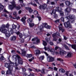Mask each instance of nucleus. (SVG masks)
<instances>
[{
	"label": "nucleus",
	"instance_id": "1",
	"mask_svg": "<svg viewBox=\"0 0 76 76\" xmlns=\"http://www.w3.org/2000/svg\"><path fill=\"white\" fill-rule=\"evenodd\" d=\"M6 26L5 25H3L0 28V31L2 33H4L5 34L6 38H9L10 35V34H13V31L12 29L9 28L8 31L5 29Z\"/></svg>",
	"mask_w": 76,
	"mask_h": 76
},
{
	"label": "nucleus",
	"instance_id": "2",
	"mask_svg": "<svg viewBox=\"0 0 76 76\" xmlns=\"http://www.w3.org/2000/svg\"><path fill=\"white\" fill-rule=\"evenodd\" d=\"M66 18L67 19H69L68 21L66 23H64V25L66 28H71L72 26L70 24L69 22L71 21V23H73L75 20V16L74 15H69Z\"/></svg>",
	"mask_w": 76,
	"mask_h": 76
},
{
	"label": "nucleus",
	"instance_id": "3",
	"mask_svg": "<svg viewBox=\"0 0 76 76\" xmlns=\"http://www.w3.org/2000/svg\"><path fill=\"white\" fill-rule=\"evenodd\" d=\"M12 59L14 60H15L16 61L17 60H18V63L19 64H22L23 63V61H22V59L20 58V57L19 56L17 55L16 56L14 55L12 57Z\"/></svg>",
	"mask_w": 76,
	"mask_h": 76
},
{
	"label": "nucleus",
	"instance_id": "4",
	"mask_svg": "<svg viewBox=\"0 0 76 76\" xmlns=\"http://www.w3.org/2000/svg\"><path fill=\"white\" fill-rule=\"evenodd\" d=\"M39 28L41 31H43V28H45L46 29H50L51 26L48 25L47 23H44L43 24V26L41 25L40 26H39Z\"/></svg>",
	"mask_w": 76,
	"mask_h": 76
},
{
	"label": "nucleus",
	"instance_id": "5",
	"mask_svg": "<svg viewBox=\"0 0 76 76\" xmlns=\"http://www.w3.org/2000/svg\"><path fill=\"white\" fill-rule=\"evenodd\" d=\"M45 51H50L51 53L52 54H54L55 53V51L54 50L51 48V47H48L47 48L46 47H45L44 48Z\"/></svg>",
	"mask_w": 76,
	"mask_h": 76
},
{
	"label": "nucleus",
	"instance_id": "6",
	"mask_svg": "<svg viewBox=\"0 0 76 76\" xmlns=\"http://www.w3.org/2000/svg\"><path fill=\"white\" fill-rule=\"evenodd\" d=\"M57 35H58V37H60V34L58 32H57L56 33H55L53 34V37L54 38L53 39V41H56L57 40L58 37Z\"/></svg>",
	"mask_w": 76,
	"mask_h": 76
},
{
	"label": "nucleus",
	"instance_id": "7",
	"mask_svg": "<svg viewBox=\"0 0 76 76\" xmlns=\"http://www.w3.org/2000/svg\"><path fill=\"white\" fill-rule=\"evenodd\" d=\"M12 5H10L9 7V9L10 10H12L13 8L16 7V4L15 1L11 2Z\"/></svg>",
	"mask_w": 76,
	"mask_h": 76
},
{
	"label": "nucleus",
	"instance_id": "8",
	"mask_svg": "<svg viewBox=\"0 0 76 76\" xmlns=\"http://www.w3.org/2000/svg\"><path fill=\"white\" fill-rule=\"evenodd\" d=\"M54 60V58L51 57L49 56L48 57V62H53Z\"/></svg>",
	"mask_w": 76,
	"mask_h": 76
},
{
	"label": "nucleus",
	"instance_id": "9",
	"mask_svg": "<svg viewBox=\"0 0 76 76\" xmlns=\"http://www.w3.org/2000/svg\"><path fill=\"white\" fill-rule=\"evenodd\" d=\"M40 9H45L47 8V5L46 4H43L42 5H40L39 7Z\"/></svg>",
	"mask_w": 76,
	"mask_h": 76
},
{
	"label": "nucleus",
	"instance_id": "10",
	"mask_svg": "<svg viewBox=\"0 0 76 76\" xmlns=\"http://www.w3.org/2000/svg\"><path fill=\"white\" fill-rule=\"evenodd\" d=\"M65 14L66 15H68L69 13V12L71 11V10L70 9V8H68L65 10Z\"/></svg>",
	"mask_w": 76,
	"mask_h": 76
},
{
	"label": "nucleus",
	"instance_id": "11",
	"mask_svg": "<svg viewBox=\"0 0 76 76\" xmlns=\"http://www.w3.org/2000/svg\"><path fill=\"white\" fill-rule=\"evenodd\" d=\"M60 11V9H59V7H57L56 8V10H53V13L54 12H55L54 13H56V11L58 12H59Z\"/></svg>",
	"mask_w": 76,
	"mask_h": 76
},
{
	"label": "nucleus",
	"instance_id": "12",
	"mask_svg": "<svg viewBox=\"0 0 76 76\" xmlns=\"http://www.w3.org/2000/svg\"><path fill=\"white\" fill-rule=\"evenodd\" d=\"M26 18L24 16L21 18V21L23 22V23H25L26 22L25 20H26Z\"/></svg>",
	"mask_w": 76,
	"mask_h": 76
},
{
	"label": "nucleus",
	"instance_id": "13",
	"mask_svg": "<svg viewBox=\"0 0 76 76\" xmlns=\"http://www.w3.org/2000/svg\"><path fill=\"white\" fill-rule=\"evenodd\" d=\"M58 27H59V30L60 31L61 30L62 32H64V29H62L63 28V27H62V24H60V25Z\"/></svg>",
	"mask_w": 76,
	"mask_h": 76
},
{
	"label": "nucleus",
	"instance_id": "14",
	"mask_svg": "<svg viewBox=\"0 0 76 76\" xmlns=\"http://www.w3.org/2000/svg\"><path fill=\"white\" fill-rule=\"evenodd\" d=\"M23 75L24 76H35L34 75V74H31L29 75L27 74V73H26L25 72H24L23 73Z\"/></svg>",
	"mask_w": 76,
	"mask_h": 76
},
{
	"label": "nucleus",
	"instance_id": "15",
	"mask_svg": "<svg viewBox=\"0 0 76 76\" xmlns=\"http://www.w3.org/2000/svg\"><path fill=\"white\" fill-rule=\"evenodd\" d=\"M35 40H37L36 41V42L37 43H39V42H40L39 41V39H38L37 38V37H36L35 38L32 39V41H35Z\"/></svg>",
	"mask_w": 76,
	"mask_h": 76
},
{
	"label": "nucleus",
	"instance_id": "16",
	"mask_svg": "<svg viewBox=\"0 0 76 76\" xmlns=\"http://www.w3.org/2000/svg\"><path fill=\"white\" fill-rule=\"evenodd\" d=\"M12 71H11L10 70H8L7 71L6 73V75H12L13 74H12Z\"/></svg>",
	"mask_w": 76,
	"mask_h": 76
},
{
	"label": "nucleus",
	"instance_id": "17",
	"mask_svg": "<svg viewBox=\"0 0 76 76\" xmlns=\"http://www.w3.org/2000/svg\"><path fill=\"white\" fill-rule=\"evenodd\" d=\"M26 10H28V11L30 13H32V12H33V10L31 9V8L30 7L29 8L28 7L26 8Z\"/></svg>",
	"mask_w": 76,
	"mask_h": 76
},
{
	"label": "nucleus",
	"instance_id": "18",
	"mask_svg": "<svg viewBox=\"0 0 76 76\" xmlns=\"http://www.w3.org/2000/svg\"><path fill=\"white\" fill-rule=\"evenodd\" d=\"M8 70L12 71L13 70V66L10 65L8 67Z\"/></svg>",
	"mask_w": 76,
	"mask_h": 76
},
{
	"label": "nucleus",
	"instance_id": "19",
	"mask_svg": "<svg viewBox=\"0 0 76 76\" xmlns=\"http://www.w3.org/2000/svg\"><path fill=\"white\" fill-rule=\"evenodd\" d=\"M66 52L64 51V50H61L60 51V54L61 55H63V54H66Z\"/></svg>",
	"mask_w": 76,
	"mask_h": 76
},
{
	"label": "nucleus",
	"instance_id": "20",
	"mask_svg": "<svg viewBox=\"0 0 76 76\" xmlns=\"http://www.w3.org/2000/svg\"><path fill=\"white\" fill-rule=\"evenodd\" d=\"M10 64H13V66H17L18 65L16 64V62H15V63L14 64L13 62H12V61H10Z\"/></svg>",
	"mask_w": 76,
	"mask_h": 76
},
{
	"label": "nucleus",
	"instance_id": "21",
	"mask_svg": "<svg viewBox=\"0 0 76 76\" xmlns=\"http://www.w3.org/2000/svg\"><path fill=\"white\" fill-rule=\"evenodd\" d=\"M21 51H22V55L23 56H25L26 55V51H25V50H21Z\"/></svg>",
	"mask_w": 76,
	"mask_h": 76
},
{
	"label": "nucleus",
	"instance_id": "22",
	"mask_svg": "<svg viewBox=\"0 0 76 76\" xmlns=\"http://www.w3.org/2000/svg\"><path fill=\"white\" fill-rule=\"evenodd\" d=\"M17 35H19V37L20 38H22L23 37V35L22 34L20 33L19 32H18L16 33Z\"/></svg>",
	"mask_w": 76,
	"mask_h": 76
},
{
	"label": "nucleus",
	"instance_id": "23",
	"mask_svg": "<svg viewBox=\"0 0 76 76\" xmlns=\"http://www.w3.org/2000/svg\"><path fill=\"white\" fill-rule=\"evenodd\" d=\"M16 39V37L13 36L11 38V41H15Z\"/></svg>",
	"mask_w": 76,
	"mask_h": 76
},
{
	"label": "nucleus",
	"instance_id": "24",
	"mask_svg": "<svg viewBox=\"0 0 76 76\" xmlns=\"http://www.w3.org/2000/svg\"><path fill=\"white\" fill-rule=\"evenodd\" d=\"M4 25H5V29H6V28H9V26H10V25L8 23H7L6 24V25L5 24L2 25L1 27V26H2Z\"/></svg>",
	"mask_w": 76,
	"mask_h": 76
},
{
	"label": "nucleus",
	"instance_id": "25",
	"mask_svg": "<svg viewBox=\"0 0 76 76\" xmlns=\"http://www.w3.org/2000/svg\"><path fill=\"white\" fill-rule=\"evenodd\" d=\"M10 64L9 63H6L5 64V66L7 68H9V67L10 66Z\"/></svg>",
	"mask_w": 76,
	"mask_h": 76
},
{
	"label": "nucleus",
	"instance_id": "26",
	"mask_svg": "<svg viewBox=\"0 0 76 76\" xmlns=\"http://www.w3.org/2000/svg\"><path fill=\"white\" fill-rule=\"evenodd\" d=\"M34 53L36 54H38L40 53V51L38 50H35Z\"/></svg>",
	"mask_w": 76,
	"mask_h": 76
},
{
	"label": "nucleus",
	"instance_id": "27",
	"mask_svg": "<svg viewBox=\"0 0 76 76\" xmlns=\"http://www.w3.org/2000/svg\"><path fill=\"white\" fill-rule=\"evenodd\" d=\"M65 4L66 6H69L70 4V1H65Z\"/></svg>",
	"mask_w": 76,
	"mask_h": 76
},
{
	"label": "nucleus",
	"instance_id": "28",
	"mask_svg": "<svg viewBox=\"0 0 76 76\" xmlns=\"http://www.w3.org/2000/svg\"><path fill=\"white\" fill-rule=\"evenodd\" d=\"M60 13V14L61 16H64V12L62 11H60L59 12Z\"/></svg>",
	"mask_w": 76,
	"mask_h": 76
},
{
	"label": "nucleus",
	"instance_id": "29",
	"mask_svg": "<svg viewBox=\"0 0 76 76\" xmlns=\"http://www.w3.org/2000/svg\"><path fill=\"white\" fill-rule=\"evenodd\" d=\"M34 13L36 16H38V12L37 10L34 11Z\"/></svg>",
	"mask_w": 76,
	"mask_h": 76
},
{
	"label": "nucleus",
	"instance_id": "30",
	"mask_svg": "<svg viewBox=\"0 0 76 76\" xmlns=\"http://www.w3.org/2000/svg\"><path fill=\"white\" fill-rule=\"evenodd\" d=\"M45 57L44 56H42L39 57V59L40 60H43L44 59Z\"/></svg>",
	"mask_w": 76,
	"mask_h": 76
},
{
	"label": "nucleus",
	"instance_id": "31",
	"mask_svg": "<svg viewBox=\"0 0 76 76\" xmlns=\"http://www.w3.org/2000/svg\"><path fill=\"white\" fill-rule=\"evenodd\" d=\"M55 12H54L53 13V12H52V14H53L54 15H54V17L55 18H57V17H58V16L57 15V14H56V13H55Z\"/></svg>",
	"mask_w": 76,
	"mask_h": 76
},
{
	"label": "nucleus",
	"instance_id": "32",
	"mask_svg": "<svg viewBox=\"0 0 76 76\" xmlns=\"http://www.w3.org/2000/svg\"><path fill=\"white\" fill-rule=\"evenodd\" d=\"M59 71L60 72H61V73H64V72H65V71H64V70L62 68L60 69Z\"/></svg>",
	"mask_w": 76,
	"mask_h": 76
},
{
	"label": "nucleus",
	"instance_id": "33",
	"mask_svg": "<svg viewBox=\"0 0 76 76\" xmlns=\"http://www.w3.org/2000/svg\"><path fill=\"white\" fill-rule=\"evenodd\" d=\"M26 57H31L32 56V55L31 54H27L26 55Z\"/></svg>",
	"mask_w": 76,
	"mask_h": 76
},
{
	"label": "nucleus",
	"instance_id": "34",
	"mask_svg": "<svg viewBox=\"0 0 76 76\" xmlns=\"http://www.w3.org/2000/svg\"><path fill=\"white\" fill-rule=\"evenodd\" d=\"M69 72H67L66 73V74L67 76H73V75L70 74H69Z\"/></svg>",
	"mask_w": 76,
	"mask_h": 76
},
{
	"label": "nucleus",
	"instance_id": "35",
	"mask_svg": "<svg viewBox=\"0 0 76 76\" xmlns=\"http://www.w3.org/2000/svg\"><path fill=\"white\" fill-rule=\"evenodd\" d=\"M43 45H44V46H46V45H47V43L44 40H43Z\"/></svg>",
	"mask_w": 76,
	"mask_h": 76
},
{
	"label": "nucleus",
	"instance_id": "36",
	"mask_svg": "<svg viewBox=\"0 0 76 76\" xmlns=\"http://www.w3.org/2000/svg\"><path fill=\"white\" fill-rule=\"evenodd\" d=\"M29 4H31V5H32L34 6H37V4H36L35 3L33 4V3L32 2H30V3H29Z\"/></svg>",
	"mask_w": 76,
	"mask_h": 76
},
{
	"label": "nucleus",
	"instance_id": "37",
	"mask_svg": "<svg viewBox=\"0 0 76 76\" xmlns=\"http://www.w3.org/2000/svg\"><path fill=\"white\" fill-rule=\"evenodd\" d=\"M29 26L30 27H32L34 26V23H29Z\"/></svg>",
	"mask_w": 76,
	"mask_h": 76
},
{
	"label": "nucleus",
	"instance_id": "38",
	"mask_svg": "<svg viewBox=\"0 0 76 76\" xmlns=\"http://www.w3.org/2000/svg\"><path fill=\"white\" fill-rule=\"evenodd\" d=\"M13 15L14 16H15V17H16V16H17V12H16L15 11L14 12Z\"/></svg>",
	"mask_w": 76,
	"mask_h": 76
},
{
	"label": "nucleus",
	"instance_id": "39",
	"mask_svg": "<svg viewBox=\"0 0 76 76\" xmlns=\"http://www.w3.org/2000/svg\"><path fill=\"white\" fill-rule=\"evenodd\" d=\"M41 72L42 74H45V70L44 69H42L41 71Z\"/></svg>",
	"mask_w": 76,
	"mask_h": 76
},
{
	"label": "nucleus",
	"instance_id": "40",
	"mask_svg": "<svg viewBox=\"0 0 76 76\" xmlns=\"http://www.w3.org/2000/svg\"><path fill=\"white\" fill-rule=\"evenodd\" d=\"M19 1L18 3H20V4H23V0H19Z\"/></svg>",
	"mask_w": 76,
	"mask_h": 76
},
{
	"label": "nucleus",
	"instance_id": "41",
	"mask_svg": "<svg viewBox=\"0 0 76 76\" xmlns=\"http://www.w3.org/2000/svg\"><path fill=\"white\" fill-rule=\"evenodd\" d=\"M31 19V18H30L28 20V23H31V22H32V20Z\"/></svg>",
	"mask_w": 76,
	"mask_h": 76
},
{
	"label": "nucleus",
	"instance_id": "42",
	"mask_svg": "<svg viewBox=\"0 0 76 76\" xmlns=\"http://www.w3.org/2000/svg\"><path fill=\"white\" fill-rule=\"evenodd\" d=\"M57 60L58 61H61V62H62L63 61V60L60 58H57Z\"/></svg>",
	"mask_w": 76,
	"mask_h": 76
},
{
	"label": "nucleus",
	"instance_id": "43",
	"mask_svg": "<svg viewBox=\"0 0 76 76\" xmlns=\"http://www.w3.org/2000/svg\"><path fill=\"white\" fill-rule=\"evenodd\" d=\"M5 59L4 58V57L2 56L0 58V60L1 61H2V60H4Z\"/></svg>",
	"mask_w": 76,
	"mask_h": 76
},
{
	"label": "nucleus",
	"instance_id": "44",
	"mask_svg": "<svg viewBox=\"0 0 76 76\" xmlns=\"http://www.w3.org/2000/svg\"><path fill=\"white\" fill-rule=\"evenodd\" d=\"M67 56H68V57H71V56H72V54H71V53H68V54H67Z\"/></svg>",
	"mask_w": 76,
	"mask_h": 76
},
{
	"label": "nucleus",
	"instance_id": "45",
	"mask_svg": "<svg viewBox=\"0 0 76 76\" xmlns=\"http://www.w3.org/2000/svg\"><path fill=\"white\" fill-rule=\"evenodd\" d=\"M34 58L33 57L31 59H29L28 61H29L31 62L33 60H34Z\"/></svg>",
	"mask_w": 76,
	"mask_h": 76
},
{
	"label": "nucleus",
	"instance_id": "46",
	"mask_svg": "<svg viewBox=\"0 0 76 76\" xmlns=\"http://www.w3.org/2000/svg\"><path fill=\"white\" fill-rule=\"evenodd\" d=\"M12 28L13 29H16V26H15L14 24H13L12 25Z\"/></svg>",
	"mask_w": 76,
	"mask_h": 76
},
{
	"label": "nucleus",
	"instance_id": "47",
	"mask_svg": "<svg viewBox=\"0 0 76 76\" xmlns=\"http://www.w3.org/2000/svg\"><path fill=\"white\" fill-rule=\"evenodd\" d=\"M15 8L17 10H19V9H20V7H16Z\"/></svg>",
	"mask_w": 76,
	"mask_h": 76
},
{
	"label": "nucleus",
	"instance_id": "48",
	"mask_svg": "<svg viewBox=\"0 0 76 76\" xmlns=\"http://www.w3.org/2000/svg\"><path fill=\"white\" fill-rule=\"evenodd\" d=\"M45 40L48 42V43H49V42H48V41H50V39H48L47 38V37H46L45 38Z\"/></svg>",
	"mask_w": 76,
	"mask_h": 76
},
{
	"label": "nucleus",
	"instance_id": "49",
	"mask_svg": "<svg viewBox=\"0 0 76 76\" xmlns=\"http://www.w3.org/2000/svg\"><path fill=\"white\" fill-rule=\"evenodd\" d=\"M55 50H57V49H60V48L56 46L55 48Z\"/></svg>",
	"mask_w": 76,
	"mask_h": 76
},
{
	"label": "nucleus",
	"instance_id": "50",
	"mask_svg": "<svg viewBox=\"0 0 76 76\" xmlns=\"http://www.w3.org/2000/svg\"><path fill=\"white\" fill-rule=\"evenodd\" d=\"M34 70L36 72H40V70L39 69H35V68H34Z\"/></svg>",
	"mask_w": 76,
	"mask_h": 76
},
{
	"label": "nucleus",
	"instance_id": "51",
	"mask_svg": "<svg viewBox=\"0 0 76 76\" xmlns=\"http://www.w3.org/2000/svg\"><path fill=\"white\" fill-rule=\"evenodd\" d=\"M67 44L69 45V47H71L72 46H75L76 45H71L68 43H67Z\"/></svg>",
	"mask_w": 76,
	"mask_h": 76
},
{
	"label": "nucleus",
	"instance_id": "52",
	"mask_svg": "<svg viewBox=\"0 0 76 76\" xmlns=\"http://www.w3.org/2000/svg\"><path fill=\"white\" fill-rule=\"evenodd\" d=\"M64 47H65V48H66V49H67V50H69V48L68 47H67V46L66 45H64Z\"/></svg>",
	"mask_w": 76,
	"mask_h": 76
},
{
	"label": "nucleus",
	"instance_id": "53",
	"mask_svg": "<svg viewBox=\"0 0 76 76\" xmlns=\"http://www.w3.org/2000/svg\"><path fill=\"white\" fill-rule=\"evenodd\" d=\"M61 21H63V22H64V18L63 17H61Z\"/></svg>",
	"mask_w": 76,
	"mask_h": 76
},
{
	"label": "nucleus",
	"instance_id": "54",
	"mask_svg": "<svg viewBox=\"0 0 76 76\" xmlns=\"http://www.w3.org/2000/svg\"><path fill=\"white\" fill-rule=\"evenodd\" d=\"M60 6L61 7H63V6H64V4H63V3L61 4H60Z\"/></svg>",
	"mask_w": 76,
	"mask_h": 76
},
{
	"label": "nucleus",
	"instance_id": "55",
	"mask_svg": "<svg viewBox=\"0 0 76 76\" xmlns=\"http://www.w3.org/2000/svg\"><path fill=\"white\" fill-rule=\"evenodd\" d=\"M20 4L21 6V7H23V6H25V4H23H23Z\"/></svg>",
	"mask_w": 76,
	"mask_h": 76
},
{
	"label": "nucleus",
	"instance_id": "56",
	"mask_svg": "<svg viewBox=\"0 0 76 76\" xmlns=\"http://www.w3.org/2000/svg\"><path fill=\"white\" fill-rule=\"evenodd\" d=\"M37 17L38 18V19H39V20H41V17H39V16H38Z\"/></svg>",
	"mask_w": 76,
	"mask_h": 76
},
{
	"label": "nucleus",
	"instance_id": "57",
	"mask_svg": "<svg viewBox=\"0 0 76 76\" xmlns=\"http://www.w3.org/2000/svg\"><path fill=\"white\" fill-rule=\"evenodd\" d=\"M44 53L45 54V55H46V56H48V53H47V52H44Z\"/></svg>",
	"mask_w": 76,
	"mask_h": 76
},
{
	"label": "nucleus",
	"instance_id": "58",
	"mask_svg": "<svg viewBox=\"0 0 76 76\" xmlns=\"http://www.w3.org/2000/svg\"><path fill=\"white\" fill-rule=\"evenodd\" d=\"M13 19H17V20L18 19H20V17H18L17 18H13Z\"/></svg>",
	"mask_w": 76,
	"mask_h": 76
},
{
	"label": "nucleus",
	"instance_id": "59",
	"mask_svg": "<svg viewBox=\"0 0 76 76\" xmlns=\"http://www.w3.org/2000/svg\"><path fill=\"white\" fill-rule=\"evenodd\" d=\"M1 74H2V75H4V73H5V72H4V71H2L1 72Z\"/></svg>",
	"mask_w": 76,
	"mask_h": 76
},
{
	"label": "nucleus",
	"instance_id": "60",
	"mask_svg": "<svg viewBox=\"0 0 76 76\" xmlns=\"http://www.w3.org/2000/svg\"><path fill=\"white\" fill-rule=\"evenodd\" d=\"M23 72H25L26 71V69L25 68H22Z\"/></svg>",
	"mask_w": 76,
	"mask_h": 76
},
{
	"label": "nucleus",
	"instance_id": "61",
	"mask_svg": "<svg viewBox=\"0 0 76 76\" xmlns=\"http://www.w3.org/2000/svg\"><path fill=\"white\" fill-rule=\"evenodd\" d=\"M50 45H54V43L52 42H50Z\"/></svg>",
	"mask_w": 76,
	"mask_h": 76
},
{
	"label": "nucleus",
	"instance_id": "62",
	"mask_svg": "<svg viewBox=\"0 0 76 76\" xmlns=\"http://www.w3.org/2000/svg\"><path fill=\"white\" fill-rule=\"evenodd\" d=\"M59 21H60V20L58 19V20H56L55 21V22H56V23H57V22H59Z\"/></svg>",
	"mask_w": 76,
	"mask_h": 76
},
{
	"label": "nucleus",
	"instance_id": "63",
	"mask_svg": "<svg viewBox=\"0 0 76 76\" xmlns=\"http://www.w3.org/2000/svg\"><path fill=\"white\" fill-rule=\"evenodd\" d=\"M54 69L55 71H57V69L56 67H54Z\"/></svg>",
	"mask_w": 76,
	"mask_h": 76
},
{
	"label": "nucleus",
	"instance_id": "64",
	"mask_svg": "<svg viewBox=\"0 0 76 76\" xmlns=\"http://www.w3.org/2000/svg\"><path fill=\"white\" fill-rule=\"evenodd\" d=\"M34 1H36V3H37V4H39V2H38V0H34Z\"/></svg>",
	"mask_w": 76,
	"mask_h": 76
}]
</instances>
